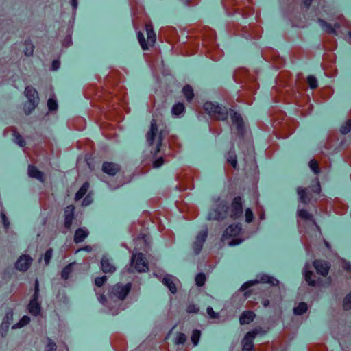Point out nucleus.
<instances>
[{"mask_svg":"<svg viewBox=\"0 0 351 351\" xmlns=\"http://www.w3.org/2000/svg\"><path fill=\"white\" fill-rule=\"evenodd\" d=\"M198 36L202 40V51L207 56L217 61L223 56V51L216 42V34L213 29L209 27H204L201 29Z\"/></svg>","mask_w":351,"mask_h":351,"instance_id":"obj_1","label":"nucleus"},{"mask_svg":"<svg viewBox=\"0 0 351 351\" xmlns=\"http://www.w3.org/2000/svg\"><path fill=\"white\" fill-rule=\"evenodd\" d=\"M234 80L240 84H245L249 88H256L259 86L258 83L257 73H250L245 67H239L233 73Z\"/></svg>","mask_w":351,"mask_h":351,"instance_id":"obj_2","label":"nucleus"},{"mask_svg":"<svg viewBox=\"0 0 351 351\" xmlns=\"http://www.w3.org/2000/svg\"><path fill=\"white\" fill-rule=\"evenodd\" d=\"M203 110L211 119L217 121H226L228 117V110L226 107L217 103L206 101L203 104Z\"/></svg>","mask_w":351,"mask_h":351,"instance_id":"obj_3","label":"nucleus"},{"mask_svg":"<svg viewBox=\"0 0 351 351\" xmlns=\"http://www.w3.org/2000/svg\"><path fill=\"white\" fill-rule=\"evenodd\" d=\"M229 215V206L224 201L219 200L216 208L210 211L208 214L210 220L221 221Z\"/></svg>","mask_w":351,"mask_h":351,"instance_id":"obj_4","label":"nucleus"},{"mask_svg":"<svg viewBox=\"0 0 351 351\" xmlns=\"http://www.w3.org/2000/svg\"><path fill=\"white\" fill-rule=\"evenodd\" d=\"M241 232V226L240 225H239V224L230 225L225 230L223 234V238L225 240L229 239H232L229 242V244L230 245H238L240 243H241L243 241L242 239H240L238 237L240 235Z\"/></svg>","mask_w":351,"mask_h":351,"instance_id":"obj_5","label":"nucleus"},{"mask_svg":"<svg viewBox=\"0 0 351 351\" xmlns=\"http://www.w3.org/2000/svg\"><path fill=\"white\" fill-rule=\"evenodd\" d=\"M321 192V187L319 182L317 181V185L308 188L298 187L297 189V193L299 195L300 201L304 204H308L313 197V193L315 194H319Z\"/></svg>","mask_w":351,"mask_h":351,"instance_id":"obj_6","label":"nucleus"},{"mask_svg":"<svg viewBox=\"0 0 351 351\" xmlns=\"http://www.w3.org/2000/svg\"><path fill=\"white\" fill-rule=\"evenodd\" d=\"M133 268L138 272L147 271L148 266L142 253L134 254L132 255L129 271L133 272Z\"/></svg>","mask_w":351,"mask_h":351,"instance_id":"obj_7","label":"nucleus"},{"mask_svg":"<svg viewBox=\"0 0 351 351\" xmlns=\"http://www.w3.org/2000/svg\"><path fill=\"white\" fill-rule=\"evenodd\" d=\"M266 332L261 328H255L246 333L243 339L242 351H255L253 339L259 334H265Z\"/></svg>","mask_w":351,"mask_h":351,"instance_id":"obj_8","label":"nucleus"},{"mask_svg":"<svg viewBox=\"0 0 351 351\" xmlns=\"http://www.w3.org/2000/svg\"><path fill=\"white\" fill-rule=\"evenodd\" d=\"M335 62L336 56L333 53H326L324 56L322 65L327 75H333L336 73Z\"/></svg>","mask_w":351,"mask_h":351,"instance_id":"obj_9","label":"nucleus"},{"mask_svg":"<svg viewBox=\"0 0 351 351\" xmlns=\"http://www.w3.org/2000/svg\"><path fill=\"white\" fill-rule=\"evenodd\" d=\"M132 285L128 283L125 285L117 284L114 285L110 292V298H117L119 300H124L131 289Z\"/></svg>","mask_w":351,"mask_h":351,"instance_id":"obj_10","label":"nucleus"},{"mask_svg":"<svg viewBox=\"0 0 351 351\" xmlns=\"http://www.w3.org/2000/svg\"><path fill=\"white\" fill-rule=\"evenodd\" d=\"M159 38L170 44H173L178 40V32L173 27H165L161 28L159 32Z\"/></svg>","mask_w":351,"mask_h":351,"instance_id":"obj_11","label":"nucleus"},{"mask_svg":"<svg viewBox=\"0 0 351 351\" xmlns=\"http://www.w3.org/2000/svg\"><path fill=\"white\" fill-rule=\"evenodd\" d=\"M242 214V198L240 196H237L232 199L230 207H229V216L233 219H237L240 217Z\"/></svg>","mask_w":351,"mask_h":351,"instance_id":"obj_12","label":"nucleus"},{"mask_svg":"<svg viewBox=\"0 0 351 351\" xmlns=\"http://www.w3.org/2000/svg\"><path fill=\"white\" fill-rule=\"evenodd\" d=\"M313 265L317 274L322 275L324 277H326L328 274L331 267L329 262L320 259L315 260L313 262Z\"/></svg>","mask_w":351,"mask_h":351,"instance_id":"obj_13","label":"nucleus"},{"mask_svg":"<svg viewBox=\"0 0 351 351\" xmlns=\"http://www.w3.org/2000/svg\"><path fill=\"white\" fill-rule=\"evenodd\" d=\"M207 236V230H202L197 235L195 241L193 244V250L195 254H198L201 252Z\"/></svg>","mask_w":351,"mask_h":351,"instance_id":"obj_14","label":"nucleus"},{"mask_svg":"<svg viewBox=\"0 0 351 351\" xmlns=\"http://www.w3.org/2000/svg\"><path fill=\"white\" fill-rule=\"evenodd\" d=\"M32 263V258L27 254L22 255L17 260L15 266L19 271H27Z\"/></svg>","mask_w":351,"mask_h":351,"instance_id":"obj_15","label":"nucleus"},{"mask_svg":"<svg viewBox=\"0 0 351 351\" xmlns=\"http://www.w3.org/2000/svg\"><path fill=\"white\" fill-rule=\"evenodd\" d=\"M120 166L117 163L111 162H104L102 164V171L110 176H115L120 171Z\"/></svg>","mask_w":351,"mask_h":351,"instance_id":"obj_16","label":"nucleus"},{"mask_svg":"<svg viewBox=\"0 0 351 351\" xmlns=\"http://www.w3.org/2000/svg\"><path fill=\"white\" fill-rule=\"evenodd\" d=\"M157 129L155 125V138H156V149H155V155L162 150V141L165 139L168 135V131L161 130L158 134H156Z\"/></svg>","mask_w":351,"mask_h":351,"instance_id":"obj_17","label":"nucleus"},{"mask_svg":"<svg viewBox=\"0 0 351 351\" xmlns=\"http://www.w3.org/2000/svg\"><path fill=\"white\" fill-rule=\"evenodd\" d=\"M291 80V73L287 71H282L278 74L276 82L280 87H285L289 86V81Z\"/></svg>","mask_w":351,"mask_h":351,"instance_id":"obj_18","label":"nucleus"},{"mask_svg":"<svg viewBox=\"0 0 351 351\" xmlns=\"http://www.w3.org/2000/svg\"><path fill=\"white\" fill-rule=\"evenodd\" d=\"M75 208L73 205L68 206L64 210V226L67 229H70L72 221L74 219Z\"/></svg>","mask_w":351,"mask_h":351,"instance_id":"obj_19","label":"nucleus"},{"mask_svg":"<svg viewBox=\"0 0 351 351\" xmlns=\"http://www.w3.org/2000/svg\"><path fill=\"white\" fill-rule=\"evenodd\" d=\"M230 112L232 123L236 125L238 131L242 132L244 128V122L241 115L232 110H230Z\"/></svg>","mask_w":351,"mask_h":351,"instance_id":"obj_20","label":"nucleus"},{"mask_svg":"<svg viewBox=\"0 0 351 351\" xmlns=\"http://www.w3.org/2000/svg\"><path fill=\"white\" fill-rule=\"evenodd\" d=\"M256 317V314L252 311H245L239 317V323L241 325L249 324L252 322Z\"/></svg>","mask_w":351,"mask_h":351,"instance_id":"obj_21","label":"nucleus"},{"mask_svg":"<svg viewBox=\"0 0 351 351\" xmlns=\"http://www.w3.org/2000/svg\"><path fill=\"white\" fill-rule=\"evenodd\" d=\"M226 162L234 169L238 168L237 156L234 149H230L226 155Z\"/></svg>","mask_w":351,"mask_h":351,"instance_id":"obj_22","label":"nucleus"},{"mask_svg":"<svg viewBox=\"0 0 351 351\" xmlns=\"http://www.w3.org/2000/svg\"><path fill=\"white\" fill-rule=\"evenodd\" d=\"M162 282L169 289L172 293L177 292V287L174 282V277L171 275H166L162 279Z\"/></svg>","mask_w":351,"mask_h":351,"instance_id":"obj_23","label":"nucleus"},{"mask_svg":"<svg viewBox=\"0 0 351 351\" xmlns=\"http://www.w3.org/2000/svg\"><path fill=\"white\" fill-rule=\"evenodd\" d=\"M101 269L104 273H113L116 270V267L112 265L110 260L106 256H103L101 260Z\"/></svg>","mask_w":351,"mask_h":351,"instance_id":"obj_24","label":"nucleus"},{"mask_svg":"<svg viewBox=\"0 0 351 351\" xmlns=\"http://www.w3.org/2000/svg\"><path fill=\"white\" fill-rule=\"evenodd\" d=\"M38 298L33 297L28 305L29 312L34 316L38 315L40 312V306L38 302Z\"/></svg>","mask_w":351,"mask_h":351,"instance_id":"obj_25","label":"nucleus"},{"mask_svg":"<svg viewBox=\"0 0 351 351\" xmlns=\"http://www.w3.org/2000/svg\"><path fill=\"white\" fill-rule=\"evenodd\" d=\"M28 176L31 178H36L40 182H44L43 173L33 165H29L28 167Z\"/></svg>","mask_w":351,"mask_h":351,"instance_id":"obj_26","label":"nucleus"},{"mask_svg":"<svg viewBox=\"0 0 351 351\" xmlns=\"http://www.w3.org/2000/svg\"><path fill=\"white\" fill-rule=\"evenodd\" d=\"M185 112V106L183 103L178 102L171 108V114L173 117H180Z\"/></svg>","mask_w":351,"mask_h":351,"instance_id":"obj_27","label":"nucleus"},{"mask_svg":"<svg viewBox=\"0 0 351 351\" xmlns=\"http://www.w3.org/2000/svg\"><path fill=\"white\" fill-rule=\"evenodd\" d=\"M297 215H298V217L300 219L305 221L311 222L313 224L316 225L313 215L312 214L309 213L306 210H305V209L298 210Z\"/></svg>","mask_w":351,"mask_h":351,"instance_id":"obj_28","label":"nucleus"},{"mask_svg":"<svg viewBox=\"0 0 351 351\" xmlns=\"http://www.w3.org/2000/svg\"><path fill=\"white\" fill-rule=\"evenodd\" d=\"M88 235V231L84 228H78L76 230L74 235V241L76 243L82 242Z\"/></svg>","mask_w":351,"mask_h":351,"instance_id":"obj_29","label":"nucleus"},{"mask_svg":"<svg viewBox=\"0 0 351 351\" xmlns=\"http://www.w3.org/2000/svg\"><path fill=\"white\" fill-rule=\"evenodd\" d=\"M304 275L305 280L309 286L315 287L317 285L316 276L312 271L305 269Z\"/></svg>","mask_w":351,"mask_h":351,"instance_id":"obj_30","label":"nucleus"},{"mask_svg":"<svg viewBox=\"0 0 351 351\" xmlns=\"http://www.w3.org/2000/svg\"><path fill=\"white\" fill-rule=\"evenodd\" d=\"M25 95L27 97V101L38 102V95L36 89H25Z\"/></svg>","mask_w":351,"mask_h":351,"instance_id":"obj_31","label":"nucleus"},{"mask_svg":"<svg viewBox=\"0 0 351 351\" xmlns=\"http://www.w3.org/2000/svg\"><path fill=\"white\" fill-rule=\"evenodd\" d=\"M308 310V305L305 302H300L297 306L293 308V313L296 315H302Z\"/></svg>","mask_w":351,"mask_h":351,"instance_id":"obj_32","label":"nucleus"},{"mask_svg":"<svg viewBox=\"0 0 351 351\" xmlns=\"http://www.w3.org/2000/svg\"><path fill=\"white\" fill-rule=\"evenodd\" d=\"M89 187V184L88 182H85L81 188L78 190L75 195V199L76 201L80 200L83 197V196L87 193Z\"/></svg>","mask_w":351,"mask_h":351,"instance_id":"obj_33","label":"nucleus"},{"mask_svg":"<svg viewBox=\"0 0 351 351\" xmlns=\"http://www.w3.org/2000/svg\"><path fill=\"white\" fill-rule=\"evenodd\" d=\"M259 281L263 283H269L272 285H278L279 282L277 279L267 275L261 276Z\"/></svg>","mask_w":351,"mask_h":351,"instance_id":"obj_34","label":"nucleus"},{"mask_svg":"<svg viewBox=\"0 0 351 351\" xmlns=\"http://www.w3.org/2000/svg\"><path fill=\"white\" fill-rule=\"evenodd\" d=\"M309 167L313 171V173L316 175L319 174L320 173V168L319 162L315 159H312L309 161L308 163Z\"/></svg>","mask_w":351,"mask_h":351,"instance_id":"obj_35","label":"nucleus"},{"mask_svg":"<svg viewBox=\"0 0 351 351\" xmlns=\"http://www.w3.org/2000/svg\"><path fill=\"white\" fill-rule=\"evenodd\" d=\"M47 107L49 112H56L58 107L56 99L53 97L49 98L47 101Z\"/></svg>","mask_w":351,"mask_h":351,"instance_id":"obj_36","label":"nucleus"},{"mask_svg":"<svg viewBox=\"0 0 351 351\" xmlns=\"http://www.w3.org/2000/svg\"><path fill=\"white\" fill-rule=\"evenodd\" d=\"M38 103L32 101H27L24 105V112L28 115L36 107Z\"/></svg>","mask_w":351,"mask_h":351,"instance_id":"obj_37","label":"nucleus"},{"mask_svg":"<svg viewBox=\"0 0 351 351\" xmlns=\"http://www.w3.org/2000/svg\"><path fill=\"white\" fill-rule=\"evenodd\" d=\"M146 32L147 36V43L149 45H154V31L151 25L146 26Z\"/></svg>","mask_w":351,"mask_h":351,"instance_id":"obj_38","label":"nucleus"},{"mask_svg":"<svg viewBox=\"0 0 351 351\" xmlns=\"http://www.w3.org/2000/svg\"><path fill=\"white\" fill-rule=\"evenodd\" d=\"M194 188V184L193 181V178L190 177L187 181V184L185 185L184 182H181L179 185V189L180 191H186V189H193Z\"/></svg>","mask_w":351,"mask_h":351,"instance_id":"obj_39","label":"nucleus"},{"mask_svg":"<svg viewBox=\"0 0 351 351\" xmlns=\"http://www.w3.org/2000/svg\"><path fill=\"white\" fill-rule=\"evenodd\" d=\"M206 277L204 273H199L196 275L195 280L198 287H202L206 282Z\"/></svg>","mask_w":351,"mask_h":351,"instance_id":"obj_40","label":"nucleus"},{"mask_svg":"<svg viewBox=\"0 0 351 351\" xmlns=\"http://www.w3.org/2000/svg\"><path fill=\"white\" fill-rule=\"evenodd\" d=\"M29 322H30V318L28 316L25 315L21 319V320L17 324L12 326V328L13 329L20 328L27 325V324H29Z\"/></svg>","mask_w":351,"mask_h":351,"instance_id":"obj_41","label":"nucleus"},{"mask_svg":"<svg viewBox=\"0 0 351 351\" xmlns=\"http://www.w3.org/2000/svg\"><path fill=\"white\" fill-rule=\"evenodd\" d=\"M201 336V331L199 330L195 329L193 330L191 339L193 344L194 346H197Z\"/></svg>","mask_w":351,"mask_h":351,"instance_id":"obj_42","label":"nucleus"},{"mask_svg":"<svg viewBox=\"0 0 351 351\" xmlns=\"http://www.w3.org/2000/svg\"><path fill=\"white\" fill-rule=\"evenodd\" d=\"M306 82L309 88H317V80L314 75H308Z\"/></svg>","mask_w":351,"mask_h":351,"instance_id":"obj_43","label":"nucleus"},{"mask_svg":"<svg viewBox=\"0 0 351 351\" xmlns=\"http://www.w3.org/2000/svg\"><path fill=\"white\" fill-rule=\"evenodd\" d=\"M343 308L345 311L351 309V292L349 293L343 299Z\"/></svg>","mask_w":351,"mask_h":351,"instance_id":"obj_44","label":"nucleus"},{"mask_svg":"<svg viewBox=\"0 0 351 351\" xmlns=\"http://www.w3.org/2000/svg\"><path fill=\"white\" fill-rule=\"evenodd\" d=\"M73 265V263H70L62 269L61 276L63 279L67 280L69 278V276L72 271Z\"/></svg>","mask_w":351,"mask_h":351,"instance_id":"obj_45","label":"nucleus"},{"mask_svg":"<svg viewBox=\"0 0 351 351\" xmlns=\"http://www.w3.org/2000/svg\"><path fill=\"white\" fill-rule=\"evenodd\" d=\"M351 130V119H348L343 125H341L340 131L343 134H348Z\"/></svg>","mask_w":351,"mask_h":351,"instance_id":"obj_46","label":"nucleus"},{"mask_svg":"<svg viewBox=\"0 0 351 351\" xmlns=\"http://www.w3.org/2000/svg\"><path fill=\"white\" fill-rule=\"evenodd\" d=\"M147 141L149 145H152L154 142V121L151 122L150 129L147 134Z\"/></svg>","mask_w":351,"mask_h":351,"instance_id":"obj_47","label":"nucleus"},{"mask_svg":"<svg viewBox=\"0 0 351 351\" xmlns=\"http://www.w3.org/2000/svg\"><path fill=\"white\" fill-rule=\"evenodd\" d=\"M186 340V336L182 332H179L175 339L176 344H184Z\"/></svg>","mask_w":351,"mask_h":351,"instance_id":"obj_48","label":"nucleus"},{"mask_svg":"<svg viewBox=\"0 0 351 351\" xmlns=\"http://www.w3.org/2000/svg\"><path fill=\"white\" fill-rule=\"evenodd\" d=\"M14 141L19 146L23 147L25 145V141L23 137L16 132H14Z\"/></svg>","mask_w":351,"mask_h":351,"instance_id":"obj_49","label":"nucleus"},{"mask_svg":"<svg viewBox=\"0 0 351 351\" xmlns=\"http://www.w3.org/2000/svg\"><path fill=\"white\" fill-rule=\"evenodd\" d=\"M183 94L188 101H191L194 97L193 89H182Z\"/></svg>","mask_w":351,"mask_h":351,"instance_id":"obj_50","label":"nucleus"},{"mask_svg":"<svg viewBox=\"0 0 351 351\" xmlns=\"http://www.w3.org/2000/svg\"><path fill=\"white\" fill-rule=\"evenodd\" d=\"M199 311V308L195 304H189L186 307V312L189 314L197 313Z\"/></svg>","mask_w":351,"mask_h":351,"instance_id":"obj_51","label":"nucleus"},{"mask_svg":"<svg viewBox=\"0 0 351 351\" xmlns=\"http://www.w3.org/2000/svg\"><path fill=\"white\" fill-rule=\"evenodd\" d=\"M138 39L139 41V43L143 50L148 49V45L145 43L144 36L141 32L138 33Z\"/></svg>","mask_w":351,"mask_h":351,"instance_id":"obj_52","label":"nucleus"},{"mask_svg":"<svg viewBox=\"0 0 351 351\" xmlns=\"http://www.w3.org/2000/svg\"><path fill=\"white\" fill-rule=\"evenodd\" d=\"M26 48L24 51L25 56H31L34 53V46L30 43H26Z\"/></svg>","mask_w":351,"mask_h":351,"instance_id":"obj_53","label":"nucleus"},{"mask_svg":"<svg viewBox=\"0 0 351 351\" xmlns=\"http://www.w3.org/2000/svg\"><path fill=\"white\" fill-rule=\"evenodd\" d=\"M206 312L211 319H218L219 317V315L218 313H215L213 308L210 306H208L206 309Z\"/></svg>","mask_w":351,"mask_h":351,"instance_id":"obj_54","label":"nucleus"},{"mask_svg":"<svg viewBox=\"0 0 351 351\" xmlns=\"http://www.w3.org/2000/svg\"><path fill=\"white\" fill-rule=\"evenodd\" d=\"M245 221L247 223H250L252 221L253 218H254V215L250 208H247L245 210Z\"/></svg>","mask_w":351,"mask_h":351,"instance_id":"obj_55","label":"nucleus"},{"mask_svg":"<svg viewBox=\"0 0 351 351\" xmlns=\"http://www.w3.org/2000/svg\"><path fill=\"white\" fill-rule=\"evenodd\" d=\"M52 253H53V250L51 248H50L46 251L45 256H44V261H45L46 265H47L49 263L50 260L52 256Z\"/></svg>","mask_w":351,"mask_h":351,"instance_id":"obj_56","label":"nucleus"},{"mask_svg":"<svg viewBox=\"0 0 351 351\" xmlns=\"http://www.w3.org/2000/svg\"><path fill=\"white\" fill-rule=\"evenodd\" d=\"M257 282H258V280L247 281V282H245L243 285H242V286L240 288V290L241 291H245V289H247V288H249L250 287L254 285V284H256Z\"/></svg>","mask_w":351,"mask_h":351,"instance_id":"obj_57","label":"nucleus"},{"mask_svg":"<svg viewBox=\"0 0 351 351\" xmlns=\"http://www.w3.org/2000/svg\"><path fill=\"white\" fill-rule=\"evenodd\" d=\"M106 280V276L97 277L95 280V283L97 287H101Z\"/></svg>","mask_w":351,"mask_h":351,"instance_id":"obj_58","label":"nucleus"},{"mask_svg":"<svg viewBox=\"0 0 351 351\" xmlns=\"http://www.w3.org/2000/svg\"><path fill=\"white\" fill-rule=\"evenodd\" d=\"M187 6H195L200 2V0H182Z\"/></svg>","mask_w":351,"mask_h":351,"instance_id":"obj_59","label":"nucleus"},{"mask_svg":"<svg viewBox=\"0 0 351 351\" xmlns=\"http://www.w3.org/2000/svg\"><path fill=\"white\" fill-rule=\"evenodd\" d=\"M301 8H304L305 9H308L312 4L313 0H300Z\"/></svg>","mask_w":351,"mask_h":351,"instance_id":"obj_60","label":"nucleus"},{"mask_svg":"<svg viewBox=\"0 0 351 351\" xmlns=\"http://www.w3.org/2000/svg\"><path fill=\"white\" fill-rule=\"evenodd\" d=\"M1 217L2 221H3L4 227L6 229H8L9 228V226H10V222H9V221H8L5 214L4 213H1Z\"/></svg>","mask_w":351,"mask_h":351,"instance_id":"obj_61","label":"nucleus"},{"mask_svg":"<svg viewBox=\"0 0 351 351\" xmlns=\"http://www.w3.org/2000/svg\"><path fill=\"white\" fill-rule=\"evenodd\" d=\"M165 162V159L162 156H160L156 159H155V168L160 167Z\"/></svg>","mask_w":351,"mask_h":351,"instance_id":"obj_62","label":"nucleus"},{"mask_svg":"<svg viewBox=\"0 0 351 351\" xmlns=\"http://www.w3.org/2000/svg\"><path fill=\"white\" fill-rule=\"evenodd\" d=\"M56 345L52 341L51 339L49 340L47 344V351H56Z\"/></svg>","mask_w":351,"mask_h":351,"instance_id":"obj_63","label":"nucleus"},{"mask_svg":"<svg viewBox=\"0 0 351 351\" xmlns=\"http://www.w3.org/2000/svg\"><path fill=\"white\" fill-rule=\"evenodd\" d=\"M60 63L58 60H53L51 64V69L53 71H56L59 69Z\"/></svg>","mask_w":351,"mask_h":351,"instance_id":"obj_64","label":"nucleus"}]
</instances>
